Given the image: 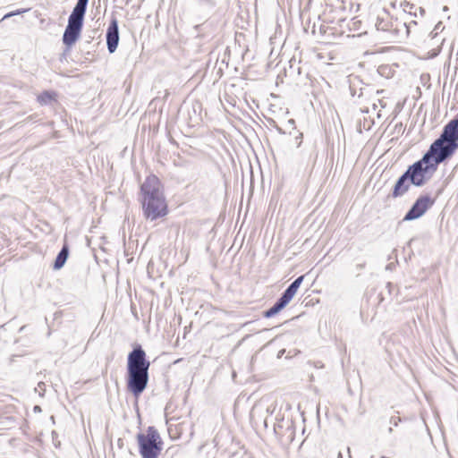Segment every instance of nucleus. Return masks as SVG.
<instances>
[{"mask_svg": "<svg viewBox=\"0 0 458 458\" xmlns=\"http://www.w3.org/2000/svg\"><path fill=\"white\" fill-rule=\"evenodd\" d=\"M294 425L292 420L285 421V428L283 432V435L280 436L279 441L283 444H291L294 439Z\"/></svg>", "mask_w": 458, "mask_h": 458, "instance_id": "nucleus-15", "label": "nucleus"}, {"mask_svg": "<svg viewBox=\"0 0 458 458\" xmlns=\"http://www.w3.org/2000/svg\"><path fill=\"white\" fill-rule=\"evenodd\" d=\"M210 26V23L207 21L201 24H199V25H196L194 27V30L196 31H198V37H202L204 36V32L208 29V27Z\"/></svg>", "mask_w": 458, "mask_h": 458, "instance_id": "nucleus-19", "label": "nucleus"}, {"mask_svg": "<svg viewBox=\"0 0 458 458\" xmlns=\"http://www.w3.org/2000/svg\"><path fill=\"white\" fill-rule=\"evenodd\" d=\"M337 458H343V454H342V453H341V452H339V453H338V454H337Z\"/></svg>", "mask_w": 458, "mask_h": 458, "instance_id": "nucleus-52", "label": "nucleus"}, {"mask_svg": "<svg viewBox=\"0 0 458 458\" xmlns=\"http://www.w3.org/2000/svg\"><path fill=\"white\" fill-rule=\"evenodd\" d=\"M280 352H281V355H284V350H282Z\"/></svg>", "mask_w": 458, "mask_h": 458, "instance_id": "nucleus-57", "label": "nucleus"}, {"mask_svg": "<svg viewBox=\"0 0 458 458\" xmlns=\"http://www.w3.org/2000/svg\"><path fill=\"white\" fill-rule=\"evenodd\" d=\"M413 186L412 182L403 172L395 181L391 191L387 195L386 199H398L404 196Z\"/></svg>", "mask_w": 458, "mask_h": 458, "instance_id": "nucleus-9", "label": "nucleus"}, {"mask_svg": "<svg viewBox=\"0 0 458 458\" xmlns=\"http://www.w3.org/2000/svg\"><path fill=\"white\" fill-rule=\"evenodd\" d=\"M93 38H94V36H93V37H90V39H89V40H88V43H90V42H91V40H92Z\"/></svg>", "mask_w": 458, "mask_h": 458, "instance_id": "nucleus-55", "label": "nucleus"}, {"mask_svg": "<svg viewBox=\"0 0 458 458\" xmlns=\"http://www.w3.org/2000/svg\"><path fill=\"white\" fill-rule=\"evenodd\" d=\"M203 4L210 6L215 7L216 4V2L215 0H200Z\"/></svg>", "mask_w": 458, "mask_h": 458, "instance_id": "nucleus-31", "label": "nucleus"}, {"mask_svg": "<svg viewBox=\"0 0 458 458\" xmlns=\"http://www.w3.org/2000/svg\"><path fill=\"white\" fill-rule=\"evenodd\" d=\"M165 197L164 186L159 178L151 174L148 175L145 181L140 184L139 201L141 199H149L154 198Z\"/></svg>", "mask_w": 458, "mask_h": 458, "instance_id": "nucleus-5", "label": "nucleus"}, {"mask_svg": "<svg viewBox=\"0 0 458 458\" xmlns=\"http://www.w3.org/2000/svg\"><path fill=\"white\" fill-rule=\"evenodd\" d=\"M296 72L300 74V72H301V67L300 66L296 67Z\"/></svg>", "mask_w": 458, "mask_h": 458, "instance_id": "nucleus-49", "label": "nucleus"}, {"mask_svg": "<svg viewBox=\"0 0 458 458\" xmlns=\"http://www.w3.org/2000/svg\"><path fill=\"white\" fill-rule=\"evenodd\" d=\"M437 31H434V30H433L431 31V33H430V36H431V38H434L435 37H437Z\"/></svg>", "mask_w": 458, "mask_h": 458, "instance_id": "nucleus-41", "label": "nucleus"}, {"mask_svg": "<svg viewBox=\"0 0 458 458\" xmlns=\"http://www.w3.org/2000/svg\"><path fill=\"white\" fill-rule=\"evenodd\" d=\"M436 199L429 193L420 194L405 213L403 221H413L423 216L435 204Z\"/></svg>", "mask_w": 458, "mask_h": 458, "instance_id": "nucleus-4", "label": "nucleus"}, {"mask_svg": "<svg viewBox=\"0 0 458 458\" xmlns=\"http://www.w3.org/2000/svg\"><path fill=\"white\" fill-rule=\"evenodd\" d=\"M320 292H321V291H320V290H318V289H315V290H313V291H312V293H320Z\"/></svg>", "mask_w": 458, "mask_h": 458, "instance_id": "nucleus-48", "label": "nucleus"}, {"mask_svg": "<svg viewBox=\"0 0 458 458\" xmlns=\"http://www.w3.org/2000/svg\"><path fill=\"white\" fill-rule=\"evenodd\" d=\"M127 293H128L129 295H131V287H129V288H128Z\"/></svg>", "mask_w": 458, "mask_h": 458, "instance_id": "nucleus-50", "label": "nucleus"}, {"mask_svg": "<svg viewBox=\"0 0 458 458\" xmlns=\"http://www.w3.org/2000/svg\"><path fill=\"white\" fill-rule=\"evenodd\" d=\"M185 122L189 127H196L202 122V104L195 100L187 106Z\"/></svg>", "mask_w": 458, "mask_h": 458, "instance_id": "nucleus-10", "label": "nucleus"}, {"mask_svg": "<svg viewBox=\"0 0 458 458\" xmlns=\"http://www.w3.org/2000/svg\"><path fill=\"white\" fill-rule=\"evenodd\" d=\"M299 288H285L276 301L269 309L262 311V317L271 318L278 315L293 300Z\"/></svg>", "mask_w": 458, "mask_h": 458, "instance_id": "nucleus-6", "label": "nucleus"}, {"mask_svg": "<svg viewBox=\"0 0 458 458\" xmlns=\"http://www.w3.org/2000/svg\"><path fill=\"white\" fill-rule=\"evenodd\" d=\"M70 255V246L67 242L66 238H64L63 246L59 252L57 253L55 259H54V262L52 264V268L54 270H59L61 269L64 264L66 263L68 258Z\"/></svg>", "mask_w": 458, "mask_h": 458, "instance_id": "nucleus-12", "label": "nucleus"}, {"mask_svg": "<svg viewBox=\"0 0 458 458\" xmlns=\"http://www.w3.org/2000/svg\"><path fill=\"white\" fill-rule=\"evenodd\" d=\"M25 327H26V326H22V327H20V329H19V332H20V333L23 332V331H24V329H25Z\"/></svg>", "mask_w": 458, "mask_h": 458, "instance_id": "nucleus-46", "label": "nucleus"}, {"mask_svg": "<svg viewBox=\"0 0 458 458\" xmlns=\"http://www.w3.org/2000/svg\"><path fill=\"white\" fill-rule=\"evenodd\" d=\"M386 286L390 287V286H393V284H392V283H391V282H388V283H386Z\"/></svg>", "mask_w": 458, "mask_h": 458, "instance_id": "nucleus-53", "label": "nucleus"}, {"mask_svg": "<svg viewBox=\"0 0 458 458\" xmlns=\"http://www.w3.org/2000/svg\"><path fill=\"white\" fill-rule=\"evenodd\" d=\"M378 72L382 75V76H386V65H381L378 67Z\"/></svg>", "mask_w": 458, "mask_h": 458, "instance_id": "nucleus-34", "label": "nucleus"}, {"mask_svg": "<svg viewBox=\"0 0 458 458\" xmlns=\"http://www.w3.org/2000/svg\"><path fill=\"white\" fill-rule=\"evenodd\" d=\"M327 4L331 5L335 9L344 10V0H327Z\"/></svg>", "mask_w": 458, "mask_h": 458, "instance_id": "nucleus-18", "label": "nucleus"}, {"mask_svg": "<svg viewBox=\"0 0 458 458\" xmlns=\"http://www.w3.org/2000/svg\"><path fill=\"white\" fill-rule=\"evenodd\" d=\"M401 5L403 6V11L404 12H407V9L411 10L414 7L413 4H410L407 1H404L403 3H402ZM409 12L411 13V11H409Z\"/></svg>", "mask_w": 458, "mask_h": 458, "instance_id": "nucleus-30", "label": "nucleus"}, {"mask_svg": "<svg viewBox=\"0 0 458 458\" xmlns=\"http://www.w3.org/2000/svg\"><path fill=\"white\" fill-rule=\"evenodd\" d=\"M385 290L386 293H387L388 296L390 297L391 300H393V296H394L396 298V302L397 303H400L402 301L401 300H398V294H399V290L400 288H392V287H389V288H383Z\"/></svg>", "mask_w": 458, "mask_h": 458, "instance_id": "nucleus-20", "label": "nucleus"}, {"mask_svg": "<svg viewBox=\"0 0 458 458\" xmlns=\"http://www.w3.org/2000/svg\"><path fill=\"white\" fill-rule=\"evenodd\" d=\"M388 432H389V433H392V432H393V428H392V427H390V428H388Z\"/></svg>", "mask_w": 458, "mask_h": 458, "instance_id": "nucleus-54", "label": "nucleus"}, {"mask_svg": "<svg viewBox=\"0 0 458 458\" xmlns=\"http://www.w3.org/2000/svg\"><path fill=\"white\" fill-rule=\"evenodd\" d=\"M456 62H457V65H458V58H457Z\"/></svg>", "mask_w": 458, "mask_h": 458, "instance_id": "nucleus-60", "label": "nucleus"}, {"mask_svg": "<svg viewBox=\"0 0 458 458\" xmlns=\"http://www.w3.org/2000/svg\"><path fill=\"white\" fill-rule=\"evenodd\" d=\"M401 421H402V420L400 417H394V416L391 417L390 420H389L390 424H392L394 427H397L399 422H401Z\"/></svg>", "mask_w": 458, "mask_h": 458, "instance_id": "nucleus-29", "label": "nucleus"}, {"mask_svg": "<svg viewBox=\"0 0 458 458\" xmlns=\"http://www.w3.org/2000/svg\"><path fill=\"white\" fill-rule=\"evenodd\" d=\"M375 26L378 31L394 32L395 35L399 31L397 27H394V22L388 19V13L385 9L381 14L377 15Z\"/></svg>", "mask_w": 458, "mask_h": 458, "instance_id": "nucleus-11", "label": "nucleus"}, {"mask_svg": "<svg viewBox=\"0 0 458 458\" xmlns=\"http://www.w3.org/2000/svg\"><path fill=\"white\" fill-rule=\"evenodd\" d=\"M142 213L147 220L155 221L168 214L165 197L140 200Z\"/></svg>", "mask_w": 458, "mask_h": 458, "instance_id": "nucleus-3", "label": "nucleus"}, {"mask_svg": "<svg viewBox=\"0 0 458 458\" xmlns=\"http://www.w3.org/2000/svg\"><path fill=\"white\" fill-rule=\"evenodd\" d=\"M88 4L77 1L72 13L68 17L65 28L79 32H82L84 26L85 15L87 13Z\"/></svg>", "mask_w": 458, "mask_h": 458, "instance_id": "nucleus-7", "label": "nucleus"}, {"mask_svg": "<svg viewBox=\"0 0 458 458\" xmlns=\"http://www.w3.org/2000/svg\"><path fill=\"white\" fill-rule=\"evenodd\" d=\"M58 93L52 89L43 90L37 97V101L40 106H50L57 103Z\"/></svg>", "mask_w": 458, "mask_h": 458, "instance_id": "nucleus-14", "label": "nucleus"}, {"mask_svg": "<svg viewBox=\"0 0 458 458\" xmlns=\"http://www.w3.org/2000/svg\"><path fill=\"white\" fill-rule=\"evenodd\" d=\"M136 438L141 458H158L164 443L156 427H148L146 433L139 432Z\"/></svg>", "mask_w": 458, "mask_h": 458, "instance_id": "nucleus-2", "label": "nucleus"}, {"mask_svg": "<svg viewBox=\"0 0 458 458\" xmlns=\"http://www.w3.org/2000/svg\"><path fill=\"white\" fill-rule=\"evenodd\" d=\"M6 325H7V323H4V324L0 325V330L4 329Z\"/></svg>", "mask_w": 458, "mask_h": 458, "instance_id": "nucleus-45", "label": "nucleus"}, {"mask_svg": "<svg viewBox=\"0 0 458 458\" xmlns=\"http://www.w3.org/2000/svg\"><path fill=\"white\" fill-rule=\"evenodd\" d=\"M386 296H387V293H386L385 290L379 292L377 294V298H379V302L383 301Z\"/></svg>", "mask_w": 458, "mask_h": 458, "instance_id": "nucleus-32", "label": "nucleus"}, {"mask_svg": "<svg viewBox=\"0 0 458 458\" xmlns=\"http://www.w3.org/2000/svg\"><path fill=\"white\" fill-rule=\"evenodd\" d=\"M284 428H285V421H284V420L281 422L275 424L274 432L278 438L280 437L281 435H283Z\"/></svg>", "mask_w": 458, "mask_h": 458, "instance_id": "nucleus-21", "label": "nucleus"}, {"mask_svg": "<svg viewBox=\"0 0 458 458\" xmlns=\"http://www.w3.org/2000/svg\"><path fill=\"white\" fill-rule=\"evenodd\" d=\"M70 52H65V48L64 49V52L62 53L61 56H60V61L62 62L64 59H66V56L67 55L69 54Z\"/></svg>", "mask_w": 458, "mask_h": 458, "instance_id": "nucleus-37", "label": "nucleus"}, {"mask_svg": "<svg viewBox=\"0 0 458 458\" xmlns=\"http://www.w3.org/2000/svg\"><path fill=\"white\" fill-rule=\"evenodd\" d=\"M290 69L292 70V72H295L294 67H293V64H291V65H290Z\"/></svg>", "mask_w": 458, "mask_h": 458, "instance_id": "nucleus-51", "label": "nucleus"}, {"mask_svg": "<svg viewBox=\"0 0 458 458\" xmlns=\"http://www.w3.org/2000/svg\"><path fill=\"white\" fill-rule=\"evenodd\" d=\"M419 11H420V13L421 15H423V14L425 13V9H424V8H422V7H420V8H419Z\"/></svg>", "mask_w": 458, "mask_h": 458, "instance_id": "nucleus-42", "label": "nucleus"}, {"mask_svg": "<svg viewBox=\"0 0 458 458\" xmlns=\"http://www.w3.org/2000/svg\"><path fill=\"white\" fill-rule=\"evenodd\" d=\"M310 297V295L307 296V297L304 299V301H306V305H314V304H316V303H318V302H319V300H318V299L311 298V299L308 300Z\"/></svg>", "mask_w": 458, "mask_h": 458, "instance_id": "nucleus-28", "label": "nucleus"}, {"mask_svg": "<svg viewBox=\"0 0 458 458\" xmlns=\"http://www.w3.org/2000/svg\"><path fill=\"white\" fill-rule=\"evenodd\" d=\"M24 12V10H21V9H18L16 11H13V12H10L4 15L3 19L2 20H5V19H8L12 16H14V15H17V14H21Z\"/></svg>", "mask_w": 458, "mask_h": 458, "instance_id": "nucleus-27", "label": "nucleus"}, {"mask_svg": "<svg viewBox=\"0 0 458 458\" xmlns=\"http://www.w3.org/2000/svg\"><path fill=\"white\" fill-rule=\"evenodd\" d=\"M302 139V133L300 132L298 136H296V140H301Z\"/></svg>", "mask_w": 458, "mask_h": 458, "instance_id": "nucleus-44", "label": "nucleus"}, {"mask_svg": "<svg viewBox=\"0 0 458 458\" xmlns=\"http://www.w3.org/2000/svg\"><path fill=\"white\" fill-rule=\"evenodd\" d=\"M326 30H327V27L324 25H320V27H319L320 33L324 34V33H326Z\"/></svg>", "mask_w": 458, "mask_h": 458, "instance_id": "nucleus-38", "label": "nucleus"}, {"mask_svg": "<svg viewBox=\"0 0 458 458\" xmlns=\"http://www.w3.org/2000/svg\"><path fill=\"white\" fill-rule=\"evenodd\" d=\"M52 440L53 444L55 447H59L61 445V442L58 440V434L56 431L53 430L52 433Z\"/></svg>", "mask_w": 458, "mask_h": 458, "instance_id": "nucleus-26", "label": "nucleus"}, {"mask_svg": "<svg viewBox=\"0 0 458 458\" xmlns=\"http://www.w3.org/2000/svg\"><path fill=\"white\" fill-rule=\"evenodd\" d=\"M130 1H131V0H126V3H125V4H128L130 3Z\"/></svg>", "mask_w": 458, "mask_h": 458, "instance_id": "nucleus-59", "label": "nucleus"}, {"mask_svg": "<svg viewBox=\"0 0 458 458\" xmlns=\"http://www.w3.org/2000/svg\"><path fill=\"white\" fill-rule=\"evenodd\" d=\"M33 410L35 412H39V411H41V407L38 405H35Z\"/></svg>", "mask_w": 458, "mask_h": 458, "instance_id": "nucleus-40", "label": "nucleus"}, {"mask_svg": "<svg viewBox=\"0 0 458 458\" xmlns=\"http://www.w3.org/2000/svg\"><path fill=\"white\" fill-rule=\"evenodd\" d=\"M280 352H281V355H284V350H282Z\"/></svg>", "mask_w": 458, "mask_h": 458, "instance_id": "nucleus-58", "label": "nucleus"}, {"mask_svg": "<svg viewBox=\"0 0 458 458\" xmlns=\"http://www.w3.org/2000/svg\"><path fill=\"white\" fill-rule=\"evenodd\" d=\"M19 417L15 413H11L9 416L4 417L3 420H0V426L2 428H12L18 424Z\"/></svg>", "mask_w": 458, "mask_h": 458, "instance_id": "nucleus-16", "label": "nucleus"}, {"mask_svg": "<svg viewBox=\"0 0 458 458\" xmlns=\"http://www.w3.org/2000/svg\"><path fill=\"white\" fill-rule=\"evenodd\" d=\"M416 24H417V21H411L409 24H407L406 22L403 23V26H405L406 31L408 34L410 32L411 25H416Z\"/></svg>", "mask_w": 458, "mask_h": 458, "instance_id": "nucleus-33", "label": "nucleus"}, {"mask_svg": "<svg viewBox=\"0 0 458 458\" xmlns=\"http://www.w3.org/2000/svg\"><path fill=\"white\" fill-rule=\"evenodd\" d=\"M361 26V21L358 20L357 18H353L349 24V29L351 30H360Z\"/></svg>", "mask_w": 458, "mask_h": 458, "instance_id": "nucleus-22", "label": "nucleus"}, {"mask_svg": "<svg viewBox=\"0 0 458 458\" xmlns=\"http://www.w3.org/2000/svg\"><path fill=\"white\" fill-rule=\"evenodd\" d=\"M120 31L116 15L113 13L106 31V43L109 54H114L119 45Z\"/></svg>", "mask_w": 458, "mask_h": 458, "instance_id": "nucleus-8", "label": "nucleus"}, {"mask_svg": "<svg viewBox=\"0 0 458 458\" xmlns=\"http://www.w3.org/2000/svg\"><path fill=\"white\" fill-rule=\"evenodd\" d=\"M347 452L349 458H352L350 447H347Z\"/></svg>", "mask_w": 458, "mask_h": 458, "instance_id": "nucleus-47", "label": "nucleus"}, {"mask_svg": "<svg viewBox=\"0 0 458 458\" xmlns=\"http://www.w3.org/2000/svg\"><path fill=\"white\" fill-rule=\"evenodd\" d=\"M358 267H359L360 268H362V267H364V265H362V264H359V265H358Z\"/></svg>", "mask_w": 458, "mask_h": 458, "instance_id": "nucleus-56", "label": "nucleus"}, {"mask_svg": "<svg viewBox=\"0 0 458 458\" xmlns=\"http://www.w3.org/2000/svg\"><path fill=\"white\" fill-rule=\"evenodd\" d=\"M81 33L76 30H69L67 28L64 29L62 42L65 47V52H71L73 46L80 39Z\"/></svg>", "mask_w": 458, "mask_h": 458, "instance_id": "nucleus-13", "label": "nucleus"}, {"mask_svg": "<svg viewBox=\"0 0 458 458\" xmlns=\"http://www.w3.org/2000/svg\"><path fill=\"white\" fill-rule=\"evenodd\" d=\"M444 29V26L442 25V22L439 21L434 28V31H438V30H443Z\"/></svg>", "mask_w": 458, "mask_h": 458, "instance_id": "nucleus-36", "label": "nucleus"}, {"mask_svg": "<svg viewBox=\"0 0 458 458\" xmlns=\"http://www.w3.org/2000/svg\"><path fill=\"white\" fill-rule=\"evenodd\" d=\"M11 413H16V408L13 404H4L0 403V420H3L4 417L9 416Z\"/></svg>", "mask_w": 458, "mask_h": 458, "instance_id": "nucleus-17", "label": "nucleus"}, {"mask_svg": "<svg viewBox=\"0 0 458 458\" xmlns=\"http://www.w3.org/2000/svg\"><path fill=\"white\" fill-rule=\"evenodd\" d=\"M305 275H302V276H298L293 283H291L288 286L290 287H298V286H301V284H302L304 278H305Z\"/></svg>", "mask_w": 458, "mask_h": 458, "instance_id": "nucleus-25", "label": "nucleus"}, {"mask_svg": "<svg viewBox=\"0 0 458 458\" xmlns=\"http://www.w3.org/2000/svg\"><path fill=\"white\" fill-rule=\"evenodd\" d=\"M402 127H403V123H400L395 125V129H398V130H401Z\"/></svg>", "mask_w": 458, "mask_h": 458, "instance_id": "nucleus-43", "label": "nucleus"}, {"mask_svg": "<svg viewBox=\"0 0 458 458\" xmlns=\"http://www.w3.org/2000/svg\"><path fill=\"white\" fill-rule=\"evenodd\" d=\"M287 123L290 125H292L293 129H295V121H294V119H289Z\"/></svg>", "mask_w": 458, "mask_h": 458, "instance_id": "nucleus-39", "label": "nucleus"}, {"mask_svg": "<svg viewBox=\"0 0 458 458\" xmlns=\"http://www.w3.org/2000/svg\"><path fill=\"white\" fill-rule=\"evenodd\" d=\"M413 238L411 239L409 242H408V245L411 248V254H414V250H417L419 253H420V243L421 242H413Z\"/></svg>", "mask_w": 458, "mask_h": 458, "instance_id": "nucleus-24", "label": "nucleus"}, {"mask_svg": "<svg viewBox=\"0 0 458 458\" xmlns=\"http://www.w3.org/2000/svg\"><path fill=\"white\" fill-rule=\"evenodd\" d=\"M267 123L270 126L275 128L278 131V133L285 134V131L277 124V123L273 118H268Z\"/></svg>", "mask_w": 458, "mask_h": 458, "instance_id": "nucleus-23", "label": "nucleus"}, {"mask_svg": "<svg viewBox=\"0 0 458 458\" xmlns=\"http://www.w3.org/2000/svg\"><path fill=\"white\" fill-rule=\"evenodd\" d=\"M150 365L151 362L142 345L133 343L131 351L127 355L125 383L127 392L136 400L148 387Z\"/></svg>", "mask_w": 458, "mask_h": 458, "instance_id": "nucleus-1", "label": "nucleus"}, {"mask_svg": "<svg viewBox=\"0 0 458 458\" xmlns=\"http://www.w3.org/2000/svg\"><path fill=\"white\" fill-rule=\"evenodd\" d=\"M116 445H117V447H118L119 449H123V446H124V441H123V438H118Z\"/></svg>", "mask_w": 458, "mask_h": 458, "instance_id": "nucleus-35", "label": "nucleus"}]
</instances>
